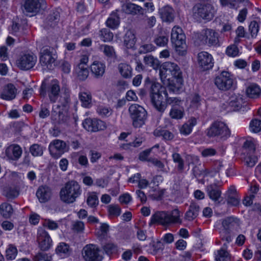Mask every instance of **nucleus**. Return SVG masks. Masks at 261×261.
Instances as JSON below:
<instances>
[{
	"label": "nucleus",
	"instance_id": "63",
	"mask_svg": "<svg viewBox=\"0 0 261 261\" xmlns=\"http://www.w3.org/2000/svg\"><path fill=\"white\" fill-rule=\"evenodd\" d=\"M152 151V149H146L141 152L140 153L139 155V159L142 161H148L149 159H148V156L150 155L151 152Z\"/></svg>",
	"mask_w": 261,
	"mask_h": 261
},
{
	"label": "nucleus",
	"instance_id": "22",
	"mask_svg": "<svg viewBox=\"0 0 261 261\" xmlns=\"http://www.w3.org/2000/svg\"><path fill=\"white\" fill-rule=\"evenodd\" d=\"M52 195V191L50 187L46 185L39 187L36 196L41 203H45L49 201Z\"/></svg>",
	"mask_w": 261,
	"mask_h": 261
},
{
	"label": "nucleus",
	"instance_id": "8",
	"mask_svg": "<svg viewBox=\"0 0 261 261\" xmlns=\"http://www.w3.org/2000/svg\"><path fill=\"white\" fill-rule=\"evenodd\" d=\"M128 112L135 127H141L145 124L147 113L143 107L136 103L132 104L128 108Z\"/></svg>",
	"mask_w": 261,
	"mask_h": 261
},
{
	"label": "nucleus",
	"instance_id": "28",
	"mask_svg": "<svg viewBox=\"0 0 261 261\" xmlns=\"http://www.w3.org/2000/svg\"><path fill=\"white\" fill-rule=\"evenodd\" d=\"M16 89L12 84H7L3 89L1 97L2 98L11 100L14 99L16 96Z\"/></svg>",
	"mask_w": 261,
	"mask_h": 261
},
{
	"label": "nucleus",
	"instance_id": "43",
	"mask_svg": "<svg viewBox=\"0 0 261 261\" xmlns=\"http://www.w3.org/2000/svg\"><path fill=\"white\" fill-rule=\"evenodd\" d=\"M86 202L88 206L90 207H96L98 205L99 200L96 192L89 193L88 194Z\"/></svg>",
	"mask_w": 261,
	"mask_h": 261
},
{
	"label": "nucleus",
	"instance_id": "11",
	"mask_svg": "<svg viewBox=\"0 0 261 261\" xmlns=\"http://www.w3.org/2000/svg\"><path fill=\"white\" fill-rule=\"evenodd\" d=\"M255 150V146L252 141L247 140L244 142L243 146L244 161L248 167H253L257 162V158L254 155Z\"/></svg>",
	"mask_w": 261,
	"mask_h": 261
},
{
	"label": "nucleus",
	"instance_id": "49",
	"mask_svg": "<svg viewBox=\"0 0 261 261\" xmlns=\"http://www.w3.org/2000/svg\"><path fill=\"white\" fill-rule=\"evenodd\" d=\"M102 248L108 255L116 253L118 250L117 246L112 242L106 243L103 246Z\"/></svg>",
	"mask_w": 261,
	"mask_h": 261
},
{
	"label": "nucleus",
	"instance_id": "20",
	"mask_svg": "<svg viewBox=\"0 0 261 261\" xmlns=\"http://www.w3.org/2000/svg\"><path fill=\"white\" fill-rule=\"evenodd\" d=\"M45 6V0H26L23 8L27 13H37Z\"/></svg>",
	"mask_w": 261,
	"mask_h": 261
},
{
	"label": "nucleus",
	"instance_id": "37",
	"mask_svg": "<svg viewBox=\"0 0 261 261\" xmlns=\"http://www.w3.org/2000/svg\"><path fill=\"white\" fill-rule=\"evenodd\" d=\"M79 98L83 107L89 108L91 106L92 96L90 92H80L79 93Z\"/></svg>",
	"mask_w": 261,
	"mask_h": 261
},
{
	"label": "nucleus",
	"instance_id": "30",
	"mask_svg": "<svg viewBox=\"0 0 261 261\" xmlns=\"http://www.w3.org/2000/svg\"><path fill=\"white\" fill-rule=\"evenodd\" d=\"M228 105L232 108L233 111H238L242 106L243 98L240 95L232 94L227 101Z\"/></svg>",
	"mask_w": 261,
	"mask_h": 261
},
{
	"label": "nucleus",
	"instance_id": "21",
	"mask_svg": "<svg viewBox=\"0 0 261 261\" xmlns=\"http://www.w3.org/2000/svg\"><path fill=\"white\" fill-rule=\"evenodd\" d=\"M22 150L19 145L11 144L7 147L5 150L6 156L10 160L17 161L21 156Z\"/></svg>",
	"mask_w": 261,
	"mask_h": 261
},
{
	"label": "nucleus",
	"instance_id": "64",
	"mask_svg": "<svg viewBox=\"0 0 261 261\" xmlns=\"http://www.w3.org/2000/svg\"><path fill=\"white\" fill-rule=\"evenodd\" d=\"M44 226L49 229H56L58 227V224L55 221L49 219H46L43 224Z\"/></svg>",
	"mask_w": 261,
	"mask_h": 261
},
{
	"label": "nucleus",
	"instance_id": "57",
	"mask_svg": "<svg viewBox=\"0 0 261 261\" xmlns=\"http://www.w3.org/2000/svg\"><path fill=\"white\" fill-rule=\"evenodd\" d=\"M249 30L252 38H255L258 33L259 30V25L255 21H252L250 22L249 26Z\"/></svg>",
	"mask_w": 261,
	"mask_h": 261
},
{
	"label": "nucleus",
	"instance_id": "59",
	"mask_svg": "<svg viewBox=\"0 0 261 261\" xmlns=\"http://www.w3.org/2000/svg\"><path fill=\"white\" fill-rule=\"evenodd\" d=\"M226 54L230 57H236L239 54V49L235 45L227 47L226 50Z\"/></svg>",
	"mask_w": 261,
	"mask_h": 261
},
{
	"label": "nucleus",
	"instance_id": "31",
	"mask_svg": "<svg viewBox=\"0 0 261 261\" xmlns=\"http://www.w3.org/2000/svg\"><path fill=\"white\" fill-rule=\"evenodd\" d=\"M136 39L133 31H126L123 37L124 45L127 48H133L136 43Z\"/></svg>",
	"mask_w": 261,
	"mask_h": 261
},
{
	"label": "nucleus",
	"instance_id": "47",
	"mask_svg": "<svg viewBox=\"0 0 261 261\" xmlns=\"http://www.w3.org/2000/svg\"><path fill=\"white\" fill-rule=\"evenodd\" d=\"M215 259L216 261H230V257L226 250L221 249L217 251Z\"/></svg>",
	"mask_w": 261,
	"mask_h": 261
},
{
	"label": "nucleus",
	"instance_id": "7",
	"mask_svg": "<svg viewBox=\"0 0 261 261\" xmlns=\"http://www.w3.org/2000/svg\"><path fill=\"white\" fill-rule=\"evenodd\" d=\"M171 40L174 44L176 52L179 56L185 55L187 53L186 36L181 28L175 26L172 28Z\"/></svg>",
	"mask_w": 261,
	"mask_h": 261
},
{
	"label": "nucleus",
	"instance_id": "2",
	"mask_svg": "<svg viewBox=\"0 0 261 261\" xmlns=\"http://www.w3.org/2000/svg\"><path fill=\"white\" fill-rule=\"evenodd\" d=\"M181 223L180 212L174 209L171 211H156L152 215L149 225L157 224L167 227Z\"/></svg>",
	"mask_w": 261,
	"mask_h": 261
},
{
	"label": "nucleus",
	"instance_id": "15",
	"mask_svg": "<svg viewBox=\"0 0 261 261\" xmlns=\"http://www.w3.org/2000/svg\"><path fill=\"white\" fill-rule=\"evenodd\" d=\"M99 252L100 250L96 245L89 244L84 247L82 254L86 261H101L102 256Z\"/></svg>",
	"mask_w": 261,
	"mask_h": 261
},
{
	"label": "nucleus",
	"instance_id": "51",
	"mask_svg": "<svg viewBox=\"0 0 261 261\" xmlns=\"http://www.w3.org/2000/svg\"><path fill=\"white\" fill-rule=\"evenodd\" d=\"M77 73L79 80L81 81L85 80L89 75V70L86 67L79 65Z\"/></svg>",
	"mask_w": 261,
	"mask_h": 261
},
{
	"label": "nucleus",
	"instance_id": "58",
	"mask_svg": "<svg viewBox=\"0 0 261 261\" xmlns=\"http://www.w3.org/2000/svg\"><path fill=\"white\" fill-rule=\"evenodd\" d=\"M51 256L45 252H39L34 257V261H51Z\"/></svg>",
	"mask_w": 261,
	"mask_h": 261
},
{
	"label": "nucleus",
	"instance_id": "36",
	"mask_svg": "<svg viewBox=\"0 0 261 261\" xmlns=\"http://www.w3.org/2000/svg\"><path fill=\"white\" fill-rule=\"evenodd\" d=\"M119 71L121 75L125 79L130 78L132 75V69L127 64L121 63L118 65Z\"/></svg>",
	"mask_w": 261,
	"mask_h": 261
},
{
	"label": "nucleus",
	"instance_id": "34",
	"mask_svg": "<svg viewBox=\"0 0 261 261\" xmlns=\"http://www.w3.org/2000/svg\"><path fill=\"white\" fill-rule=\"evenodd\" d=\"M51 118L56 123L59 124H64L67 123L69 117L66 113L62 111H53L51 113Z\"/></svg>",
	"mask_w": 261,
	"mask_h": 261
},
{
	"label": "nucleus",
	"instance_id": "17",
	"mask_svg": "<svg viewBox=\"0 0 261 261\" xmlns=\"http://www.w3.org/2000/svg\"><path fill=\"white\" fill-rule=\"evenodd\" d=\"M83 125L87 130L90 132H96L104 130L106 128L105 122L96 118L86 119L83 122Z\"/></svg>",
	"mask_w": 261,
	"mask_h": 261
},
{
	"label": "nucleus",
	"instance_id": "46",
	"mask_svg": "<svg viewBox=\"0 0 261 261\" xmlns=\"http://www.w3.org/2000/svg\"><path fill=\"white\" fill-rule=\"evenodd\" d=\"M99 36L103 42H109L113 38V34L108 29L101 30Z\"/></svg>",
	"mask_w": 261,
	"mask_h": 261
},
{
	"label": "nucleus",
	"instance_id": "61",
	"mask_svg": "<svg viewBox=\"0 0 261 261\" xmlns=\"http://www.w3.org/2000/svg\"><path fill=\"white\" fill-rule=\"evenodd\" d=\"M49 115L50 112L47 106L45 105H42L41 106L40 111L39 113V116L40 118L42 119H44L48 117Z\"/></svg>",
	"mask_w": 261,
	"mask_h": 261
},
{
	"label": "nucleus",
	"instance_id": "3",
	"mask_svg": "<svg viewBox=\"0 0 261 261\" xmlns=\"http://www.w3.org/2000/svg\"><path fill=\"white\" fill-rule=\"evenodd\" d=\"M82 190L80 185L75 180L67 182L60 192L61 200L66 203H72L81 194Z\"/></svg>",
	"mask_w": 261,
	"mask_h": 261
},
{
	"label": "nucleus",
	"instance_id": "55",
	"mask_svg": "<svg viewBox=\"0 0 261 261\" xmlns=\"http://www.w3.org/2000/svg\"><path fill=\"white\" fill-rule=\"evenodd\" d=\"M17 253V248L12 245H10L6 250V258L7 259H14L16 256Z\"/></svg>",
	"mask_w": 261,
	"mask_h": 261
},
{
	"label": "nucleus",
	"instance_id": "33",
	"mask_svg": "<svg viewBox=\"0 0 261 261\" xmlns=\"http://www.w3.org/2000/svg\"><path fill=\"white\" fill-rule=\"evenodd\" d=\"M99 49L107 57L108 60L115 59L116 57V52L112 46L107 44H101L99 46Z\"/></svg>",
	"mask_w": 261,
	"mask_h": 261
},
{
	"label": "nucleus",
	"instance_id": "16",
	"mask_svg": "<svg viewBox=\"0 0 261 261\" xmlns=\"http://www.w3.org/2000/svg\"><path fill=\"white\" fill-rule=\"evenodd\" d=\"M36 61V56L27 54L19 56L16 61V64L20 69L28 70L34 66Z\"/></svg>",
	"mask_w": 261,
	"mask_h": 261
},
{
	"label": "nucleus",
	"instance_id": "13",
	"mask_svg": "<svg viewBox=\"0 0 261 261\" xmlns=\"http://www.w3.org/2000/svg\"><path fill=\"white\" fill-rule=\"evenodd\" d=\"M48 149L51 156L58 159L65 152L68 151L69 148L64 141L56 139L50 143Z\"/></svg>",
	"mask_w": 261,
	"mask_h": 261
},
{
	"label": "nucleus",
	"instance_id": "42",
	"mask_svg": "<svg viewBox=\"0 0 261 261\" xmlns=\"http://www.w3.org/2000/svg\"><path fill=\"white\" fill-rule=\"evenodd\" d=\"M154 42L159 46H165L168 42V36L164 32H161L155 37Z\"/></svg>",
	"mask_w": 261,
	"mask_h": 261
},
{
	"label": "nucleus",
	"instance_id": "52",
	"mask_svg": "<svg viewBox=\"0 0 261 261\" xmlns=\"http://www.w3.org/2000/svg\"><path fill=\"white\" fill-rule=\"evenodd\" d=\"M59 12L57 11H53L47 17L48 24L50 27H54L59 21Z\"/></svg>",
	"mask_w": 261,
	"mask_h": 261
},
{
	"label": "nucleus",
	"instance_id": "41",
	"mask_svg": "<svg viewBox=\"0 0 261 261\" xmlns=\"http://www.w3.org/2000/svg\"><path fill=\"white\" fill-rule=\"evenodd\" d=\"M56 253L62 257H65L70 255L69 246L65 243H61L56 249Z\"/></svg>",
	"mask_w": 261,
	"mask_h": 261
},
{
	"label": "nucleus",
	"instance_id": "38",
	"mask_svg": "<svg viewBox=\"0 0 261 261\" xmlns=\"http://www.w3.org/2000/svg\"><path fill=\"white\" fill-rule=\"evenodd\" d=\"M261 93L260 87L255 84L250 85L246 90V93L250 98H256L259 96Z\"/></svg>",
	"mask_w": 261,
	"mask_h": 261
},
{
	"label": "nucleus",
	"instance_id": "50",
	"mask_svg": "<svg viewBox=\"0 0 261 261\" xmlns=\"http://www.w3.org/2000/svg\"><path fill=\"white\" fill-rule=\"evenodd\" d=\"M30 152L34 156H41L43 154V150L40 145L34 144L30 146Z\"/></svg>",
	"mask_w": 261,
	"mask_h": 261
},
{
	"label": "nucleus",
	"instance_id": "56",
	"mask_svg": "<svg viewBox=\"0 0 261 261\" xmlns=\"http://www.w3.org/2000/svg\"><path fill=\"white\" fill-rule=\"evenodd\" d=\"M108 211L111 217H118L120 215L121 208L118 205L111 204L108 206Z\"/></svg>",
	"mask_w": 261,
	"mask_h": 261
},
{
	"label": "nucleus",
	"instance_id": "62",
	"mask_svg": "<svg viewBox=\"0 0 261 261\" xmlns=\"http://www.w3.org/2000/svg\"><path fill=\"white\" fill-rule=\"evenodd\" d=\"M223 6H228L230 8H234L237 3L242 2L241 0H220Z\"/></svg>",
	"mask_w": 261,
	"mask_h": 261
},
{
	"label": "nucleus",
	"instance_id": "44",
	"mask_svg": "<svg viewBox=\"0 0 261 261\" xmlns=\"http://www.w3.org/2000/svg\"><path fill=\"white\" fill-rule=\"evenodd\" d=\"M144 62L148 66L152 67L154 69L160 68L159 61L152 56H146L144 57Z\"/></svg>",
	"mask_w": 261,
	"mask_h": 261
},
{
	"label": "nucleus",
	"instance_id": "14",
	"mask_svg": "<svg viewBox=\"0 0 261 261\" xmlns=\"http://www.w3.org/2000/svg\"><path fill=\"white\" fill-rule=\"evenodd\" d=\"M215 84L219 89L226 91L232 87L233 80L229 72L223 71L215 78Z\"/></svg>",
	"mask_w": 261,
	"mask_h": 261
},
{
	"label": "nucleus",
	"instance_id": "32",
	"mask_svg": "<svg viewBox=\"0 0 261 261\" xmlns=\"http://www.w3.org/2000/svg\"><path fill=\"white\" fill-rule=\"evenodd\" d=\"M199 211V206L195 203H191L189 210L185 214V219L192 221L197 217Z\"/></svg>",
	"mask_w": 261,
	"mask_h": 261
},
{
	"label": "nucleus",
	"instance_id": "39",
	"mask_svg": "<svg viewBox=\"0 0 261 261\" xmlns=\"http://www.w3.org/2000/svg\"><path fill=\"white\" fill-rule=\"evenodd\" d=\"M20 179H18L16 185L14 187H10L8 188L6 192V196L8 199H14L19 195Z\"/></svg>",
	"mask_w": 261,
	"mask_h": 261
},
{
	"label": "nucleus",
	"instance_id": "4",
	"mask_svg": "<svg viewBox=\"0 0 261 261\" xmlns=\"http://www.w3.org/2000/svg\"><path fill=\"white\" fill-rule=\"evenodd\" d=\"M61 93L60 82L57 80H53L46 83L42 82L40 88V94L42 97L48 95L49 101L55 103L59 98Z\"/></svg>",
	"mask_w": 261,
	"mask_h": 261
},
{
	"label": "nucleus",
	"instance_id": "18",
	"mask_svg": "<svg viewBox=\"0 0 261 261\" xmlns=\"http://www.w3.org/2000/svg\"><path fill=\"white\" fill-rule=\"evenodd\" d=\"M198 64L203 71L211 69L214 66L212 56L206 51H201L198 54Z\"/></svg>",
	"mask_w": 261,
	"mask_h": 261
},
{
	"label": "nucleus",
	"instance_id": "6",
	"mask_svg": "<svg viewBox=\"0 0 261 261\" xmlns=\"http://www.w3.org/2000/svg\"><path fill=\"white\" fill-rule=\"evenodd\" d=\"M206 134L210 138L216 137L224 141L230 136V130L224 122L216 121L206 129Z\"/></svg>",
	"mask_w": 261,
	"mask_h": 261
},
{
	"label": "nucleus",
	"instance_id": "5",
	"mask_svg": "<svg viewBox=\"0 0 261 261\" xmlns=\"http://www.w3.org/2000/svg\"><path fill=\"white\" fill-rule=\"evenodd\" d=\"M181 74L179 67L173 62H166L160 66V75L162 80H169L171 77H173L178 83H181Z\"/></svg>",
	"mask_w": 261,
	"mask_h": 261
},
{
	"label": "nucleus",
	"instance_id": "9",
	"mask_svg": "<svg viewBox=\"0 0 261 261\" xmlns=\"http://www.w3.org/2000/svg\"><path fill=\"white\" fill-rule=\"evenodd\" d=\"M56 50L51 47H43L40 52V63L48 69H53L57 64Z\"/></svg>",
	"mask_w": 261,
	"mask_h": 261
},
{
	"label": "nucleus",
	"instance_id": "25",
	"mask_svg": "<svg viewBox=\"0 0 261 261\" xmlns=\"http://www.w3.org/2000/svg\"><path fill=\"white\" fill-rule=\"evenodd\" d=\"M106 69L105 64L100 61H95L91 65V71L94 76L97 79L101 77Z\"/></svg>",
	"mask_w": 261,
	"mask_h": 261
},
{
	"label": "nucleus",
	"instance_id": "40",
	"mask_svg": "<svg viewBox=\"0 0 261 261\" xmlns=\"http://www.w3.org/2000/svg\"><path fill=\"white\" fill-rule=\"evenodd\" d=\"M13 210L12 205L7 202L3 203L0 205V213L5 218H9L12 215Z\"/></svg>",
	"mask_w": 261,
	"mask_h": 261
},
{
	"label": "nucleus",
	"instance_id": "35",
	"mask_svg": "<svg viewBox=\"0 0 261 261\" xmlns=\"http://www.w3.org/2000/svg\"><path fill=\"white\" fill-rule=\"evenodd\" d=\"M62 92L60 94L59 102L63 107H67L70 102V90L66 87H63Z\"/></svg>",
	"mask_w": 261,
	"mask_h": 261
},
{
	"label": "nucleus",
	"instance_id": "23",
	"mask_svg": "<svg viewBox=\"0 0 261 261\" xmlns=\"http://www.w3.org/2000/svg\"><path fill=\"white\" fill-rule=\"evenodd\" d=\"M121 11L133 15L144 14V10L141 6L130 3L123 4L121 7Z\"/></svg>",
	"mask_w": 261,
	"mask_h": 261
},
{
	"label": "nucleus",
	"instance_id": "48",
	"mask_svg": "<svg viewBox=\"0 0 261 261\" xmlns=\"http://www.w3.org/2000/svg\"><path fill=\"white\" fill-rule=\"evenodd\" d=\"M109 231V226L106 223H102L99 229L96 232V236L100 240L104 239Z\"/></svg>",
	"mask_w": 261,
	"mask_h": 261
},
{
	"label": "nucleus",
	"instance_id": "24",
	"mask_svg": "<svg viewBox=\"0 0 261 261\" xmlns=\"http://www.w3.org/2000/svg\"><path fill=\"white\" fill-rule=\"evenodd\" d=\"M174 10L169 6H164L159 9V13L163 21L171 22L174 20Z\"/></svg>",
	"mask_w": 261,
	"mask_h": 261
},
{
	"label": "nucleus",
	"instance_id": "53",
	"mask_svg": "<svg viewBox=\"0 0 261 261\" xmlns=\"http://www.w3.org/2000/svg\"><path fill=\"white\" fill-rule=\"evenodd\" d=\"M96 112L101 117H109L112 113V110L107 107L99 106L97 107Z\"/></svg>",
	"mask_w": 261,
	"mask_h": 261
},
{
	"label": "nucleus",
	"instance_id": "1",
	"mask_svg": "<svg viewBox=\"0 0 261 261\" xmlns=\"http://www.w3.org/2000/svg\"><path fill=\"white\" fill-rule=\"evenodd\" d=\"M144 87L148 89L151 103L160 112H163L167 103L172 105L169 116L172 119H180L184 115V109L180 106L181 100L177 97H168L166 87L160 83L152 81L147 77L145 80Z\"/></svg>",
	"mask_w": 261,
	"mask_h": 261
},
{
	"label": "nucleus",
	"instance_id": "54",
	"mask_svg": "<svg viewBox=\"0 0 261 261\" xmlns=\"http://www.w3.org/2000/svg\"><path fill=\"white\" fill-rule=\"evenodd\" d=\"M250 128L254 133L261 131V120L257 119L252 120L250 123Z\"/></svg>",
	"mask_w": 261,
	"mask_h": 261
},
{
	"label": "nucleus",
	"instance_id": "10",
	"mask_svg": "<svg viewBox=\"0 0 261 261\" xmlns=\"http://www.w3.org/2000/svg\"><path fill=\"white\" fill-rule=\"evenodd\" d=\"M193 16L197 19L211 20L214 17L215 10L211 4H197L193 8Z\"/></svg>",
	"mask_w": 261,
	"mask_h": 261
},
{
	"label": "nucleus",
	"instance_id": "26",
	"mask_svg": "<svg viewBox=\"0 0 261 261\" xmlns=\"http://www.w3.org/2000/svg\"><path fill=\"white\" fill-rule=\"evenodd\" d=\"M222 225L223 227L222 230L230 232L233 229L239 226V220L237 218L229 217L222 220Z\"/></svg>",
	"mask_w": 261,
	"mask_h": 261
},
{
	"label": "nucleus",
	"instance_id": "45",
	"mask_svg": "<svg viewBox=\"0 0 261 261\" xmlns=\"http://www.w3.org/2000/svg\"><path fill=\"white\" fill-rule=\"evenodd\" d=\"M154 135L156 137H162L165 140H171L173 138V134L166 129H156L154 132Z\"/></svg>",
	"mask_w": 261,
	"mask_h": 261
},
{
	"label": "nucleus",
	"instance_id": "19",
	"mask_svg": "<svg viewBox=\"0 0 261 261\" xmlns=\"http://www.w3.org/2000/svg\"><path fill=\"white\" fill-rule=\"evenodd\" d=\"M37 241L41 250H48L52 245V240L48 232L40 228L38 230Z\"/></svg>",
	"mask_w": 261,
	"mask_h": 261
},
{
	"label": "nucleus",
	"instance_id": "29",
	"mask_svg": "<svg viewBox=\"0 0 261 261\" xmlns=\"http://www.w3.org/2000/svg\"><path fill=\"white\" fill-rule=\"evenodd\" d=\"M118 12V10H116L110 14L106 21V25L108 27L112 29H115L118 27L120 24V17Z\"/></svg>",
	"mask_w": 261,
	"mask_h": 261
},
{
	"label": "nucleus",
	"instance_id": "12",
	"mask_svg": "<svg viewBox=\"0 0 261 261\" xmlns=\"http://www.w3.org/2000/svg\"><path fill=\"white\" fill-rule=\"evenodd\" d=\"M197 38L199 44L216 45L219 42L218 34L211 29H204L197 34Z\"/></svg>",
	"mask_w": 261,
	"mask_h": 261
},
{
	"label": "nucleus",
	"instance_id": "27",
	"mask_svg": "<svg viewBox=\"0 0 261 261\" xmlns=\"http://www.w3.org/2000/svg\"><path fill=\"white\" fill-rule=\"evenodd\" d=\"M206 190L211 199L215 202H220L219 199L221 198V192L217 184H213L208 185L206 188Z\"/></svg>",
	"mask_w": 261,
	"mask_h": 261
},
{
	"label": "nucleus",
	"instance_id": "60",
	"mask_svg": "<svg viewBox=\"0 0 261 261\" xmlns=\"http://www.w3.org/2000/svg\"><path fill=\"white\" fill-rule=\"evenodd\" d=\"M220 238L222 241L226 242L227 243H230L232 241V237L230 232H227L226 230H221L220 232Z\"/></svg>",
	"mask_w": 261,
	"mask_h": 261
}]
</instances>
